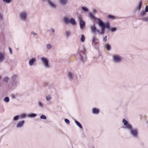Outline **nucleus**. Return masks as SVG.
Returning a JSON list of instances; mask_svg holds the SVG:
<instances>
[{
  "instance_id": "5",
  "label": "nucleus",
  "mask_w": 148,
  "mask_h": 148,
  "mask_svg": "<svg viewBox=\"0 0 148 148\" xmlns=\"http://www.w3.org/2000/svg\"><path fill=\"white\" fill-rule=\"evenodd\" d=\"M67 77L71 81H73L76 78V75L73 71H68L67 73Z\"/></svg>"
},
{
  "instance_id": "34",
  "label": "nucleus",
  "mask_w": 148,
  "mask_h": 148,
  "mask_svg": "<svg viewBox=\"0 0 148 148\" xmlns=\"http://www.w3.org/2000/svg\"><path fill=\"white\" fill-rule=\"evenodd\" d=\"M97 40H98L95 37H93L92 39V44H94V42H95V41Z\"/></svg>"
},
{
  "instance_id": "38",
  "label": "nucleus",
  "mask_w": 148,
  "mask_h": 148,
  "mask_svg": "<svg viewBox=\"0 0 148 148\" xmlns=\"http://www.w3.org/2000/svg\"><path fill=\"white\" fill-rule=\"evenodd\" d=\"M40 118L43 119H46L47 117L44 115H42L40 116Z\"/></svg>"
},
{
  "instance_id": "11",
  "label": "nucleus",
  "mask_w": 148,
  "mask_h": 148,
  "mask_svg": "<svg viewBox=\"0 0 148 148\" xmlns=\"http://www.w3.org/2000/svg\"><path fill=\"white\" fill-rule=\"evenodd\" d=\"M90 30L92 33H94L97 32L98 33H99V31L97 29L96 27L94 25H91L90 26Z\"/></svg>"
},
{
  "instance_id": "53",
  "label": "nucleus",
  "mask_w": 148,
  "mask_h": 148,
  "mask_svg": "<svg viewBox=\"0 0 148 148\" xmlns=\"http://www.w3.org/2000/svg\"><path fill=\"white\" fill-rule=\"evenodd\" d=\"M93 148H94V147H93Z\"/></svg>"
},
{
  "instance_id": "24",
  "label": "nucleus",
  "mask_w": 148,
  "mask_h": 148,
  "mask_svg": "<svg viewBox=\"0 0 148 148\" xmlns=\"http://www.w3.org/2000/svg\"><path fill=\"white\" fill-rule=\"evenodd\" d=\"M46 47L47 49L48 50H49L52 48V45L49 44H47L46 45Z\"/></svg>"
},
{
  "instance_id": "10",
  "label": "nucleus",
  "mask_w": 148,
  "mask_h": 148,
  "mask_svg": "<svg viewBox=\"0 0 148 148\" xmlns=\"http://www.w3.org/2000/svg\"><path fill=\"white\" fill-rule=\"evenodd\" d=\"M25 123L24 120H22L17 123L16 125V127L17 128H20L23 127Z\"/></svg>"
},
{
  "instance_id": "33",
  "label": "nucleus",
  "mask_w": 148,
  "mask_h": 148,
  "mask_svg": "<svg viewBox=\"0 0 148 148\" xmlns=\"http://www.w3.org/2000/svg\"><path fill=\"white\" fill-rule=\"evenodd\" d=\"M9 80V78L8 77H6L4 78L3 81L5 82L6 83H7Z\"/></svg>"
},
{
  "instance_id": "50",
  "label": "nucleus",
  "mask_w": 148,
  "mask_h": 148,
  "mask_svg": "<svg viewBox=\"0 0 148 148\" xmlns=\"http://www.w3.org/2000/svg\"><path fill=\"white\" fill-rule=\"evenodd\" d=\"M93 13L94 14H95V10H93Z\"/></svg>"
},
{
  "instance_id": "41",
  "label": "nucleus",
  "mask_w": 148,
  "mask_h": 148,
  "mask_svg": "<svg viewBox=\"0 0 148 148\" xmlns=\"http://www.w3.org/2000/svg\"><path fill=\"white\" fill-rule=\"evenodd\" d=\"M31 35L34 36H35L37 35V34L34 31L31 32Z\"/></svg>"
},
{
  "instance_id": "45",
  "label": "nucleus",
  "mask_w": 148,
  "mask_h": 148,
  "mask_svg": "<svg viewBox=\"0 0 148 148\" xmlns=\"http://www.w3.org/2000/svg\"><path fill=\"white\" fill-rule=\"evenodd\" d=\"M50 31L53 33L55 32V30H54V29L53 28H51L50 29Z\"/></svg>"
},
{
  "instance_id": "22",
  "label": "nucleus",
  "mask_w": 148,
  "mask_h": 148,
  "mask_svg": "<svg viewBox=\"0 0 148 148\" xmlns=\"http://www.w3.org/2000/svg\"><path fill=\"white\" fill-rule=\"evenodd\" d=\"M92 113L94 114H98L99 113V110L96 108H94L92 110Z\"/></svg>"
},
{
  "instance_id": "49",
  "label": "nucleus",
  "mask_w": 148,
  "mask_h": 148,
  "mask_svg": "<svg viewBox=\"0 0 148 148\" xmlns=\"http://www.w3.org/2000/svg\"><path fill=\"white\" fill-rule=\"evenodd\" d=\"M49 0H42V1H43V2H45V1H47V2Z\"/></svg>"
},
{
  "instance_id": "31",
  "label": "nucleus",
  "mask_w": 148,
  "mask_h": 148,
  "mask_svg": "<svg viewBox=\"0 0 148 148\" xmlns=\"http://www.w3.org/2000/svg\"><path fill=\"white\" fill-rule=\"evenodd\" d=\"M82 9L84 12H88V9L86 7H82Z\"/></svg>"
},
{
  "instance_id": "42",
  "label": "nucleus",
  "mask_w": 148,
  "mask_h": 148,
  "mask_svg": "<svg viewBox=\"0 0 148 148\" xmlns=\"http://www.w3.org/2000/svg\"><path fill=\"white\" fill-rule=\"evenodd\" d=\"M3 1L4 2L8 3H10L11 1V0H3Z\"/></svg>"
},
{
  "instance_id": "28",
  "label": "nucleus",
  "mask_w": 148,
  "mask_h": 148,
  "mask_svg": "<svg viewBox=\"0 0 148 148\" xmlns=\"http://www.w3.org/2000/svg\"><path fill=\"white\" fill-rule=\"evenodd\" d=\"M3 101L5 102L8 103L10 101V99L8 97H5L3 99Z\"/></svg>"
},
{
  "instance_id": "1",
  "label": "nucleus",
  "mask_w": 148,
  "mask_h": 148,
  "mask_svg": "<svg viewBox=\"0 0 148 148\" xmlns=\"http://www.w3.org/2000/svg\"><path fill=\"white\" fill-rule=\"evenodd\" d=\"M123 123L125 128L129 130L130 136L134 138H137L138 137L139 131L138 128L133 127L132 125L125 119H123L122 121Z\"/></svg>"
},
{
  "instance_id": "48",
  "label": "nucleus",
  "mask_w": 148,
  "mask_h": 148,
  "mask_svg": "<svg viewBox=\"0 0 148 148\" xmlns=\"http://www.w3.org/2000/svg\"><path fill=\"white\" fill-rule=\"evenodd\" d=\"M9 50L10 53L11 54H12V49L11 48H9Z\"/></svg>"
},
{
  "instance_id": "18",
  "label": "nucleus",
  "mask_w": 148,
  "mask_h": 148,
  "mask_svg": "<svg viewBox=\"0 0 148 148\" xmlns=\"http://www.w3.org/2000/svg\"><path fill=\"white\" fill-rule=\"evenodd\" d=\"M142 4V2L141 1H140L136 7V8L138 11H140V10Z\"/></svg>"
},
{
  "instance_id": "4",
  "label": "nucleus",
  "mask_w": 148,
  "mask_h": 148,
  "mask_svg": "<svg viewBox=\"0 0 148 148\" xmlns=\"http://www.w3.org/2000/svg\"><path fill=\"white\" fill-rule=\"evenodd\" d=\"M41 61L43 64L44 67L47 69H49L51 65L49 64L48 59L45 57H42L40 58Z\"/></svg>"
},
{
  "instance_id": "46",
  "label": "nucleus",
  "mask_w": 148,
  "mask_h": 148,
  "mask_svg": "<svg viewBox=\"0 0 148 148\" xmlns=\"http://www.w3.org/2000/svg\"><path fill=\"white\" fill-rule=\"evenodd\" d=\"M107 36H105V37H104L103 38V41L104 42H106L107 41V39H106V38H107Z\"/></svg>"
},
{
  "instance_id": "15",
  "label": "nucleus",
  "mask_w": 148,
  "mask_h": 148,
  "mask_svg": "<svg viewBox=\"0 0 148 148\" xmlns=\"http://www.w3.org/2000/svg\"><path fill=\"white\" fill-rule=\"evenodd\" d=\"M5 54L4 52H0V62H3L5 60Z\"/></svg>"
},
{
  "instance_id": "39",
  "label": "nucleus",
  "mask_w": 148,
  "mask_h": 148,
  "mask_svg": "<svg viewBox=\"0 0 148 148\" xmlns=\"http://www.w3.org/2000/svg\"><path fill=\"white\" fill-rule=\"evenodd\" d=\"M142 20L148 22V17H144L143 18Z\"/></svg>"
},
{
  "instance_id": "2",
  "label": "nucleus",
  "mask_w": 148,
  "mask_h": 148,
  "mask_svg": "<svg viewBox=\"0 0 148 148\" xmlns=\"http://www.w3.org/2000/svg\"><path fill=\"white\" fill-rule=\"evenodd\" d=\"M97 20L98 21V24L101 29V32L99 31V33H98L99 34H103L104 33L105 28L108 29L109 28V27L110 26V23H104L102 20L99 18H98Z\"/></svg>"
},
{
  "instance_id": "16",
  "label": "nucleus",
  "mask_w": 148,
  "mask_h": 148,
  "mask_svg": "<svg viewBox=\"0 0 148 148\" xmlns=\"http://www.w3.org/2000/svg\"><path fill=\"white\" fill-rule=\"evenodd\" d=\"M70 19L69 18L66 16L64 17L63 18V21L64 24H68L69 23Z\"/></svg>"
},
{
  "instance_id": "37",
  "label": "nucleus",
  "mask_w": 148,
  "mask_h": 148,
  "mask_svg": "<svg viewBox=\"0 0 148 148\" xmlns=\"http://www.w3.org/2000/svg\"><path fill=\"white\" fill-rule=\"evenodd\" d=\"M92 45L95 48H97L98 46V43L97 42H94V44H92Z\"/></svg>"
},
{
  "instance_id": "9",
  "label": "nucleus",
  "mask_w": 148,
  "mask_h": 148,
  "mask_svg": "<svg viewBox=\"0 0 148 148\" xmlns=\"http://www.w3.org/2000/svg\"><path fill=\"white\" fill-rule=\"evenodd\" d=\"M49 7L53 9H55L56 8V4L53 1L49 0L47 1Z\"/></svg>"
},
{
  "instance_id": "17",
  "label": "nucleus",
  "mask_w": 148,
  "mask_h": 148,
  "mask_svg": "<svg viewBox=\"0 0 148 148\" xmlns=\"http://www.w3.org/2000/svg\"><path fill=\"white\" fill-rule=\"evenodd\" d=\"M69 21V23L73 25H75L76 24L75 21L73 18L70 19Z\"/></svg>"
},
{
  "instance_id": "23",
  "label": "nucleus",
  "mask_w": 148,
  "mask_h": 148,
  "mask_svg": "<svg viewBox=\"0 0 148 148\" xmlns=\"http://www.w3.org/2000/svg\"><path fill=\"white\" fill-rule=\"evenodd\" d=\"M89 15L90 17L92 19L94 20L96 19V18L94 16V15L91 12H90L89 14Z\"/></svg>"
},
{
  "instance_id": "26",
  "label": "nucleus",
  "mask_w": 148,
  "mask_h": 148,
  "mask_svg": "<svg viewBox=\"0 0 148 148\" xmlns=\"http://www.w3.org/2000/svg\"><path fill=\"white\" fill-rule=\"evenodd\" d=\"M105 46L108 51H109L110 50L111 48V46L109 44H106L105 45Z\"/></svg>"
},
{
  "instance_id": "27",
  "label": "nucleus",
  "mask_w": 148,
  "mask_h": 148,
  "mask_svg": "<svg viewBox=\"0 0 148 148\" xmlns=\"http://www.w3.org/2000/svg\"><path fill=\"white\" fill-rule=\"evenodd\" d=\"M20 117L19 115H16L14 116L13 118V120L14 121H18Z\"/></svg>"
},
{
  "instance_id": "12",
  "label": "nucleus",
  "mask_w": 148,
  "mask_h": 148,
  "mask_svg": "<svg viewBox=\"0 0 148 148\" xmlns=\"http://www.w3.org/2000/svg\"><path fill=\"white\" fill-rule=\"evenodd\" d=\"M36 62V59L35 58H33L30 59L29 62V66H32L34 65Z\"/></svg>"
},
{
  "instance_id": "43",
  "label": "nucleus",
  "mask_w": 148,
  "mask_h": 148,
  "mask_svg": "<svg viewBox=\"0 0 148 148\" xmlns=\"http://www.w3.org/2000/svg\"><path fill=\"white\" fill-rule=\"evenodd\" d=\"M64 121L66 123L69 124L70 123V121L68 119H66L64 120Z\"/></svg>"
},
{
  "instance_id": "14",
  "label": "nucleus",
  "mask_w": 148,
  "mask_h": 148,
  "mask_svg": "<svg viewBox=\"0 0 148 148\" xmlns=\"http://www.w3.org/2000/svg\"><path fill=\"white\" fill-rule=\"evenodd\" d=\"M60 4L62 6H64L66 5L68 0H59Z\"/></svg>"
},
{
  "instance_id": "8",
  "label": "nucleus",
  "mask_w": 148,
  "mask_h": 148,
  "mask_svg": "<svg viewBox=\"0 0 148 148\" xmlns=\"http://www.w3.org/2000/svg\"><path fill=\"white\" fill-rule=\"evenodd\" d=\"M78 18L79 20L80 28L81 29H83L85 25V22L80 16H78Z\"/></svg>"
},
{
  "instance_id": "7",
  "label": "nucleus",
  "mask_w": 148,
  "mask_h": 148,
  "mask_svg": "<svg viewBox=\"0 0 148 148\" xmlns=\"http://www.w3.org/2000/svg\"><path fill=\"white\" fill-rule=\"evenodd\" d=\"M113 61L115 63H119L121 62L122 58L119 55L115 54L112 56Z\"/></svg>"
},
{
  "instance_id": "44",
  "label": "nucleus",
  "mask_w": 148,
  "mask_h": 148,
  "mask_svg": "<svg viewBox=\"0 0 148 148\" xmlns=\"http://www.w3.org/2000/svg\"><path fill=\"white\" fill-rule=\"evenodd\" d=\"M3 19V14L0 13V21H2Z\"/></svg>"
},
{
  "instance_id": "52",
  "label": "nucleus",
  "mask_w": 148,
  "mask_h": 148,
  "mask_svg": "<svg viewBox=\"0 0 148 148\" xmlns=\"http://www.w3.org/2000/svg\"><path fill=\"white\" fill-rule=\"evenodd\" d=\"M14 83H15V82H14V83L13 84V85Z\"/></svg>"
},
{
  "instance_id": "20",
  "label": "nucleus",
  "mask_w": 148,
  "mask_h": 148,
  "mask_svg": "<svg viewBox=\"0 0 148 148\" xmlns=\"http://www.w3.org/2000/svg\"><path fill=\"white\" fill-rule=\"evenodd\" d=\"M36 114L32 113L28 114L27 115V117L29 118H34L36 116Z\"/></svg>"
},
{
  "instance_id": "40",
  "label": "nucleus",
  "mask_w": 148,
  "mask_h": 148,
  "mask_svg": "<svg viewBox=\"0 0 148 148\" xmlns=\"http://www.w3.org/2000/svg\"><path fill=\"white\" fill-rule=\"evenodd\" d=\"M108 17L111 19H114V16L110 15H108Z\"/></svg>"
},
{
  "instance_id": "3",
  "label": "nucleus",
  "mask_w": 148,
  "mask_h": 148,
  "mask_svg": "<svg viewBox=\"0 0 148 148\" xmlns=\"http://www.w3.org/2000/svg\"><path fill=\"white\" fill-rule=\"evenodd\" d=\"M79 58L82 62H84L86 61V50L84 47H82L79 51Z\"/></svg>"
},
{
  "instance_id": "51",
  "label": "nucleus",
  "mask_w": 148,
  "mask_h": 148,
  "mask_svg": "<svg viewBox=\"0 0 148 148\" xmlns=\"http://www.w3.org/2000/svg\"><path fill=\"white\" fill-rule=\"evenodd\" d=\"M1 76H0V79H1Z\"/></svg>"
},
{
  "instance_id": "21",
  "label": "nucleus",
  "mask_w": 148,
  "mask_h": 148,
  "mask_svg": "<svg viewBox=\"0 0 148 148\" xmlns=\"http://www.w3.org/2000/svg\"><path fill=\"white\" fill-rule=\"evenodd\" d=\"M75 122L77 125V126H78L80 129H82L83 128V127L82 125L81 124L77 121V120L75 121Z\"/></svg>"
},
{
  "instance_id": "13",
  "label": "nucleus",
  "mask_w": 148,
  "mask_h": 148,
  "mask_svg": "<svg viewBox=\"0 0 148 148\" xmlns=\"http://www.w3.org/2000/svg\"><path fill=\"white\" fill-rule=\"evenodd\" d=\"M37 105L40 108H43L45 107V105L41 100H39L37 102Z\"/></svg>"
},
{
  "instance_id": "19",
  "label": "nucleus",
  "mask_w": 148,
  "mask_h": 148,
  "mask_svg": "<svg viewBox=\"0 0 148 148\" xmlns=\"http://www.w3.org/2000/svg\"><path fill=\"white\" fill-rule=\"evenodd\" d=\"M109 30L110 31L112 32H114L116 31L117 30V28L116 27H109V28H108Z\"/></svg>"
},
{
  "instance_id": "47",
  "label": "nucleus",
  "mask_w": 148,
  "mask_h": 148,
  "mask_svg": "<svg viewBox=\"0 0 148 148\" xmlns=\"http://www.w3.org/2000/svg\"><path fill=\"white\" fill-rule=\"evenodd\" d=\"M145 11L146 12H148V6L146 7Z\"/></svg>"
},
{
  "instance_id": "6",
  "label": "nucleus",
  "mask_w": 148,
  "mask_h": 148,
  "mask_svg": "<svg viewBox=\"0 0 148 148\" xmlns=\"http://www.w3.org/2000/svg\"><path fill=\"white\" fill-rule=\"evenodd\" d=\"M27 13L26 11H22L20 12L19 14V18L22 21H25L27 20Z\"/></svg>"
},
{
  "instance_id": "25",
  "label": "nucleus",
  "mask_w": 148,
  "mask_h": 148,
  "mask_svg": "<svg viewBox=\"0 0 148 148\" xmlns=\"http://www.w3.org/2000/svg\"><path fill=\"white\" fill-rule=\"evenodd\" d=\"M71 32L70 31H66L65 33V36L66 38H68L71 35Z\"/></svg>"
},
{
  "instance_id": "32",
  "label": "nucleus",
  "mask_w": 148,
  "mask_h": 148,
  "mask_svg": "<svg viewBox=\"0 0 148 148\" xmlns=\"http://www.w3.org/2000/svg\"><path fill=\"white\" fill-rule=\"evenodd\" d=\"M85 40V37L84 35H82L81 38V41L82 42H84Z\"/></svg>"
},
{
  "instance_id": "30",
  "label": "nucleus",
  "mask_w": 148,
  "mask_h": 148,
  "mask_svg": "<svg viewBox=\"0 0 148 148\" xmlns=\"http://www.w3.org/2000/svg\"><path fill=\"white\" fill-rule=\"evenodd\" d=\"M46 99L47 101H49L50 100L51 98V95H48L46 97Z\"/></svg>"
},
{
  "instance_id": "29",
  "label": "nucleus",
  "mask_w": 148,
  "mask_h": 148,
  "mask_svg": "<svg viewBox=\"0 0 148 148\" xmlns=\"http://www.w3.org/2000/svg\"><path fill=\"white\" fill-rule=\"evenodd\" d=\"M21 119H23L25 118L26 117L27 115L25 113H23L21 114L20 116H19Z\"/></svg>"
},
{
  "instance_id": "36",
  "label": "nucleus",
  "mask_w": 148,
  "mask_h": 148,
  "mask_svg": "<svg viewBox=\"0 0 148 148\" xmlns=\"http://www.w3.org/2000/svg\"><path fill=\"white\" fill-rule=\"evenodd\" d=\"M146 14V12L145 10H143L140 13V15L142 16H143Z\"/></svg>"
},
{
  "instance_id": "35",
  "label": "nucleus",
  "mask_w": 148,
  "mask_h": 148,
  "mask_svg": "<svg viewBox=\"0 0 148 148\" xmlns=\"http://www.w3.org/2000/svg\"><path fill=\"white\" fill-rule=\"evenodd\" d=\"M18 75L16 74L14 75L12 77V80H14L18 77Z\"/></svg>"
}]
</instances>
